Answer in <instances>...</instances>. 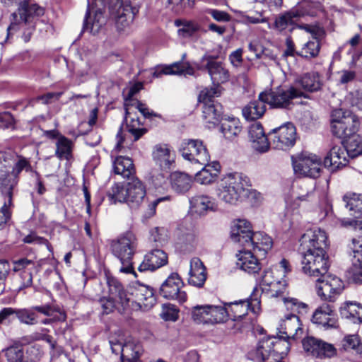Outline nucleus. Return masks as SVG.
<instances>
[{
	"label": "nucleus",
	"instance_id": "nucleus-1",
	"mask_svg": "<svg viewBox=\"0 0 362 362\" xmlns=\"http://www.w3.org/2000/svg\"><path fill=\"white\" fill-rule=\"evenodd\" d=\"M250 179L241 173H230L222 176L216 185V195L223 202L237 205L244 202L245 187H250Z\"/></svg>",
	"mask_w": 362,
	"mask_h": 362
},
{
	"label": "nucleus",
	"instance_id": "nucleus-2",
	"mask_svg": "<svg viewBox=\"0 0 362 362\" xmlns=\"http://www.w3.org/2000/svg\"><path fill=\"white\" fill-rule=\"evenodd\" d=\"M145 197V187L139 179L134 177L125 186L115 184L108 193V197L112 203L126 202L134 209L139 207Z\"/></svg>",
	"mask_w": 362,
	"mask_h": 362
},
{
	"label": "nucleus",
	"instance_id": "nucleus-3",
	"mask_svg": "<svg viewBox=\"0 0 362 362\" xmlns=\"http://www.w3.org/2000/svg\"><path fill=\"white\" fill-rule=\"evenodd\" d=\"M137 239L132 232H127L111 241V252L119 260L122 264L119 269L121 272L135 274L132 258L137 249Z\"/></svg>",
	"mask_w": 362,
	"mask_h": 362
},
{
	"label": "nucleus",
	"instance_id": "nucleus-4",
	"mask_svg": "<svg viewBox=\"0 0 362 362\" xmlns=\"http://www.w3.org/2000/svg\"><path fill=\"white\" fill-rule=\"evenodd\" d=\"M305 97L303 92L294 86L278 87L269 92H262L259 98L263 100L272 108L290 109L296 98Z\"/></svg>",
	"mask_w": 362,
	"mask_h": 362
},
{
	"label": "nucleus",
	"instance_id": "nucleus-5",
	"mask_svg": "<svg viewBox=\"0 0 362 362\" xmlns=\"http://www.w3.org/2000/svg\"><path fill=\"white\" fill-rule=\"evenodd\" d=\"M359 127L357 117L349 110L337 109L332 113L331 129L339 138H347L356 134Z\"/></svg>",
	"mask_w": 362,
	"mask_h": 362
},
{
	"label": "nucleus",
	"instance_id": "nucleus-6",
	"mask_svg": "<svg viewBox=\"0 0 362 362\" xmlns=\"http://www.w3.org/2000/svg\"><path fill=\"white\" fill-rule=\"evenodd\" d=\"M301 264L305 274L315 278L324 276L329 267L327 252L320 250H303Z\"/></svg>",
	"mask_w": 362,
	"mask_h": 362
},
{
	"label": "nucleus",
	"instance_id": "nucleus-7",
	"mask_svg": "<svg viewBox=\"0 0 362 362\" xmlns=\"http://www.w3.org/2000/svg\"><path fill=\"white\" fill-rule=\"evenodd\" d=\"M291 159L296 174L312 178L320 177L322 170V160L317 156L302 153L292 156Z\"/></svg>",
	"mask_w": 362,
	"mask_h": 362
},
{
	"label": "nucleus",
	"instance_id": "nucleus-8",
	"mask_svg": "<svg viewBox=\"0 0 362 362\" xmlns=\"http://www.w3.org/2000/svg\"><path fill=\"white\" fill-rule=\"evenodd\" d=\"M180 152L185 160L194 164H206L210 154L201 139H185L181 142Z\"/></svg>",
	"mask_w": 362,
	"mask_h": 362
},
{
	"label": "nucleus",
	"instance_id": "nucleus-9",
	"mask_svg": "<svg viewBox=\"0 0 362 362\" xmlns=\"http://www.w3.org/2000/svg\"><path fill=\"white\" fill-rule=\"evenodd\" d=\"M315 287L317 296L322 300L333 302L343 291L344 284L337 276L326 274L317 277Z\"/></svg>",
	"mask_w": 362,
	"mask_h": 362
},
{
	"label": "nucleus",
	"instance_id": "nucleus-10",
	"mask_svg": "<svg viewBox=\"0 0 362 362\" xmlns=\"http://www.w3.org/2000/svg\"><path fill=\"white\" fill-rule=\"evenodd\" d=\"M130 305L133 309L148 310L156 304V299L153 289L144 284L135 283L128 289Z\"/></svg>",
	"mask_w": 362,
	"mask_h": 362
},
{
	"label": "nucleus",
	"instance_id": "nucleus-11",
	"mask_svg": "<svg viewBox=\"0 0 362 362\" xmlns=\"http://www.w3.org/2000/svg\"><path fill=\"white\" fill-rule=\"evenodd\" d=\"M199 70H207L213 85H219L229 79V72L221 62H218L211 55H204L200 63L195 64Z\"/></svg>",
	"mask_w": 362,
	"mask_h": 362
},
{
	"label": "nucleus",
	"instance_id": "nucleus-12",
	"mask_svg": "<svg viewBox=\"0 0 362 362\" xmlns=\"http://www.w3.org/2000/svg\"><path fill=\"white\" fill-rule=\"evenodd\" d=\"M269 136L274 148L286 151L295 144L296 128L291 123H287L272 129L269 133Z\"/></svg>",
	"mask_w": 362,
	"mask_h": 362
},
{
	"label": "nucleus",
	"instance_id": "nucleus-13",
	"mask_svg": "<svg viewBox=\"0 0 362 362\" xmlns=\"http://www.w3.org/2000/svg\"><path fill=\"white\" fill-rule=\"evenodd\" d=\"M300 243L303 250L327 251L329 247L327 235L320 228L306 230L301 236Z\"/></svg>",
	"mask_w": 362,
	"mask_h": 362
},
{
	"label": "nucleus",
	"instance_id": "nucleus-14",
	"mask_svg": "<svg viewBox=\"0 0 362 362\" xmlns=\"http://www.w3.org/2000/svg\"><path fill=\"white\" fill-rule=\"evenodd\" d=\"M183 284L180 275L176 272H173L161 284L160 294L165 298L184 303L187 300V294L185 291H181Z\"/></svg>",
	"mask_w": 362,
	"mask_h": 362
},
{
	"label": "nucleus",
	"instance_id": "nucleus-15",
	"mask_svg": "<svg viewBox=\"0 0 362 362\" xmlns=\"http://www.w3.org/2000/svg\"><path fill=\"white\" fill-rule=\"evenodd\" d=\"M350 247L354 256L351 266L347 271V277L351 283L362 284V237L354 238Z\"/></svg>",
	"mask_w": 362,
	"mask_h": 362
},
{
	"label": "nucleus",
	"instance_id": "nucleus-16",
	"mask_svg": "<svg viewBox=\"0 0 362 362\" xmlns=\"http://www.w3.org/2000/svg\"><path fill=\"white\" fill-rule=\"evenodd\" d=\"M229 310V318L233 320L240 319L247 315L249 309L254 313L260 309V300L255 293L251 295L250 300H239L226 303Z\"/></svg>",
	"mask_w": 362,
	"mask_h": 362
},
{
	"label": "nucleus",
	"instance_id": "nucleus-17",
	"mask_svg": "<svg viewBox=\"0 0 362 362\" xmlns=\"http://www.w3.org/2000/svg\"><path fill=\"white\" fill-rule=\"evenodd\" d=\"M302 344L306 353L317 358H331L337 353V350L332 344L313 337L303 339Z\"/></svg>",
	"mask_w": 362,
	"mask_h": 362
},
{
	"label": "nucleus",
	"instance_id": "nucleus-18",
	"mask_svg": "<svg viewBox=\"0 0 362 362\" xmlns=\"http://www.w3.org/2000/svg\"><path fill=\"white\" fill-rule=\"evenodd\" d=\"M349 156L345 146H333L324 159V165L331 170H337L349 163Z\"/></svg>",
	"mask_w": 362,
	"mask_h": 362
},
{
	"label": "nucleus",
	"instance_id": "nucleus-19",
	"mask_svg": "<svg viewBox=\"0 0 362 362\" xmlns=\"http://www.w3.org/2000/svg\"><path fill=\"white\" fill-rule=\"evenodd\" d=\"M312 322L325 329L338 327L336 314L332 307L327 303L322 304L315 310L312 317Z\"/></svg>",
	"mask_w": 362,
	"mask_h": 362
},
{
	"label": "nucleus",
	"instance_id": "nucleus-20",
	"mask_svg": "<svg viewBox=\"0 0 362 362\" xmlns=\"http://www.w3.org/2000/svg\"><path fill=\"white\" fill-rule=\"evenodd\" d=\"M279 333L284 334V338L297 339L301 337L303 329L299 317L296 314H288L280 322L278 328Z\"/></svg>",
	"mask_w": 362,
	"mask_h": 362
},
{
	"label": "nucleus",
	"instance_id": "nucleus-21",
	"mask_svg": "<svg viewBox=\"0 0 362 362\" xmlns=\"http://www.w3.org/2000/svg\"><path fill=\"white\" fill-rule=\"evenodd\" d=\"M253 233L251 224L245 219L236 220L231 226L232 240L245 247L248 243H251V237Z\"/></svg>",
	"mask_w": 362,
	"mask_h": 362
},
{
	"label": "nucleus",
	"instance_id": "nucleus-22",
	"mask_svg": "<svg viewBox=\"0 0 362 362\" xmlns=\"http://www.w3.org/2000/svg\"><path fill=\"white\" fill-rule=\"evenodd\" d=\"M111 1L115 3L114 6L110 5V8L117 18V25L124 28L132 23L138 10L129 4H123L120 0H111Z\"/></svg>",
	"mask_w": 362,
	"mask_h": 362
},
{
	"label": "nucleus",
	"instance_id": "nucleus-23",
	"mask_svg": "<svg viewBox=\"0 0 362 362\" xmlns=\"http://www.w3.org/2000/svg\"><path fill=\"white\" fill-rule=\"evenodd\" d=\"M35 269V263L28 258H20L13 262V271L19 272L22 281L19 290L30 287L33 283V272Z\"/></svg>",
	"mask_w": 362,
	"mask_h": 362
},
{
	"label": "nucleus",
	"instance_id": "nucleus-24",
	"mask_svg": "<svg viewBox=\"0 0 362 362\" xmlns=\"http://www.w3.org/2000/svg\"><path fill=\"white\" fill-rule=\"evenodd\" d=\"M168 263V255L162 250L156 249L147 253L138 267L141 272L155 271Z\"/></svg>",
	"mask_w": 362,
	"mask_h": 362
},
{
	"label": "nucleus",
	"instance_id": "nucleus-25",
	"mask_svg": "<svg viewBox=\"0 0 362 362\" xmlns=\"http://www.w3.org/2000/svg\"><path fill=\"white\" fill-rule=\"evenodd\" d=\"M277 268H271L265 270L262 277V284L264 286H268V291L271 293V296L277 298L284 293L285 290L284 281L279 273Z\"/></svg>",
	"mask_w": 362,
	"mask_h": 362
},
{
	"label": "nucleus",
	"instance_id": "nucleus-26",
	"mask_svg": "<svg viewBox=\"0 0 362 362\" xmlns=\"http://www.w3.org/2000/svg\"><path fill=\"white\" fill-rule=\"evenodd\" d=\"M202 168L194 175V181L200 185H208L216 182L221 170V165L218 161L206 162L200 164Z\"/></svg>",
	"mask_w": 362,
	"mask_h": 362
},
{
	"label": "nucleus",
	"instance_id": "nucleus-27",
	"mask_svg": "<svg viewBox=\"0 0 362 362\" xmlns=\"http://www.w3.org/2000/svg\"><path fill=\"white\" fill-rule=\"evenodd\" d=\"M12 315H16L21 323L27 325H34L37 323V315L32 307L21 309L4 308L0 311V325Z\"/></svg>",
	"mask_w": 362,
	"mask_h": 362
},
{
	"label": "nucleus",
	"instance_id": "nucleus-28",
	"mask_svg": "<svg viewBox=\"0 0 362 362\" xmlns=\"http://www.w3.org/2000/svg\"><path fill=\"white\" fill-rule=\"evenodd\" d=\"M256 255L247 248L240 251L237 255V267L250 274H257L261 269V264Z\"/></svg>",
	"mask_w": 362,
	"mask_h": 362
},
{
	"label": "nucleus",
	"instance_id": "nucleus-29",
	"mask_svg": "<svg viewBox=\"0 0 362 362\" xmlns=\"http://www.w3.org/2000/svg\"><path fill=\"white\" fill-rule=\"evenodd\" d=\"M153 158L161 170H170L175 163L174 151L167 144H158L153 151Z\"/></svg>",
	"mask_w": 362,
	"mask_h": 362
},
{
	"label": "nucleus",
	"instance_id": "nucleus-30",
	"mask_svg": "<svg viewBox=\"0 0 362 362\" xmlns=\"http://www.w3.org/2000/svg\"><path fill=\"white\" fill-rule=\"evenodd\" d=\"M164 75H190L194 74V69L189 62H177L170 65L160 66L156 68L152 73L153 77H160Z\"/></svg>",
	"mask_w": 362,
	"mask_h": 362
},
{
	"label": "nucleus",
	"instance_id": "nucleus-31",
	"mask_svg": "<svg viewBox=\"0 0 362 362\" xmlns=\"http://www.w3.org/2000/svg\"><path fill=\"white\" fill-rule=\"evenodd\" d=\"M249 138L252 148L260 153H264L269 148V142L264 134L262 125L255 122L249 128Z\"/></svg>",
	"mask_w": 362,
	"mask_h": 362
},
{
	"label": "nucleus",
	"instance_id": "nucleus-32",
	"mask_svg": "<svg viewBox=\"0 0 362 362\" xmlns=\"http://www.w3.org/2000/svg\"><path fill=\"white\" fill-rule=\"evenodd\" d=\"M18 14L21 19L19 25L23 28L26 24H34L44 14V9L37 4L24 2L18 8Z\"/></svg>",
	"mask_w": 362,
	"mask_h": 362
},
{
	"label": "nucleus",
	"instance_id": "nucleus-33",
	"mask_svg": "<svg viewBox=\"0 0 362 362\" xmlns=\"http://www.w3.org/2000/svg\"><path fill=\"white\" fill-rule=\"evenodd\" d=\"M272 246V240L269 236L262 232H256L251 237V243H248L245 248L253 250L257 255L264 257Z\"/></svg>",
	"mask_w": 362,
	"mask_h": 362
},
{
	"label": "nucleus",
	"instance_id": "nucleus-34",
	"mask_svg": "<svg viewBox=\"0 0 362 362\" xmlns=\"http://www.w3.org/2000/svg\"><path fill=\"white\" fill-rule=\"evenodd\" d=\"M106 282L108 286L109 296L118 300V303L125 308L130 305V298L128 296V291L124 290L121 283L114 277L106 276Z\"/></svg>",
	"mask_w": 362,
	"mask_h": 362
},
{
	"label": "nucleus",
	"instance_id": "nucleus-35",
	"mask_svg": "<svg viewBox=\"0 0 362 362\" xmlns=\"http://www.w3.org/2000/svg\"><path fill=\"white\" fill-rule=\"evenodd\" d=\"M189 283L197 287H202L206 279V267L198 257L190 260Z\"/></svg>",
	"mask_w": 362,
	"mask_h": 362
},
{
	"label": "nucleus",
	"instance_id": "nucleus-36",
	"mask_svg": "<svg viewBox=\"0 0 362 362\" xmlns=\"http://www.w3.org/2000/svg\"><path fill=\"white\" fill-rule=\"evenodd\" d=\"M342 317L354 324H362V305L356 301H346L340 308Z\"/></svg>",
	"mask_w": 362,
	"mask_h": 362
},
{
	"label": "nucleus",
	"instance_id": "nucleus-37",
	"mask_svg": "<svg viewBox=\"0 0 362 362\" xmlns=\"http://www.w3.org/2000/svg\"><path fill=\"white\" fill-rule=\"evenodd\" d=\"M294 86H300L306 91L315 92L321 88L322 81L318 73H306L296 80Z\"/></svg>",
	"mask_w": 362,
	"mask_h": 362
},
{
	"label": "nucleus",
	"instance_id": "nucleus-38",
	"mask_svg": "<svg viewBox=\"0 0 362 362\" xmlns=\"http://www.w3.org/2000/svg\"><path fill=\"white\" fill-rule=\"evenodd\" d=\"M190 209L192 213L199 215L204 214L207 211H212L215 208L212 199L206 195H197L191 198Z\"/></svg>",
	"mask_w": 362,
	"mask_h": 362
},
{
	"label": "nucleus",
	"instance_id": "nucleus-39",
	"mask_svg": "<svg viewBox=\"0 0 362 362\" xmlns=\"http://www.w3.org/2000/svg\"><path fill=\"white\" fill-rule=\"evenodd\" d=\"M272 337H264L259 341L255 351V359L258 361H274L272 358L273 349Z\"/></svg>",
	"mask_w": 362,
	"mask_h": 362
},
{
	"label": "nucleus",
	"instance_id": "nucleus-40",
	"mask_svg": "<svg viewBox=\"0 0 362 362\" xmlns=\"http://www.w3.org/2000/svg\"><path fill=\"white\" fill-rule=\"evenodd\" d=\"M266 102L258 98V100L250 102L242 110L243 115L247 120H255L265 112Z\"/></svg>",
	"mask_w": 362,
	"mask_h": 362
},
{
	"label": "nucleus",
	"instance_id": "nucleus-41",
	"mask_svg": "<svg viewBox=\"0 0 362 362\" xmlns=\"http://www.w3.org/2000/svg\"><path fill=\"white\" fill-rule=\"evenodd\" d=\"M341 349L345 351H354L362 356V338L358 334H347L341 341Z\"/></svg>",
	"mask_w": 362,
	"mask_h": 362
},
{
	"label": "nucleus",
	"instance_id": "nucleus-42",
	"mask_svg": "<svg viewBox=\"0 0 362 362\" xmlns=\"http://www.w3.org/2000/svg\"><path fill=\"white\" fill-rule=\"evenodd\" d=\"M114 172L123 177L130 178L134 173L133 161L129 157L119 156L114 162Z\"/></svg>",
	"mask_w": 362,
	"mask_h": 362
},
{
	"label": "nucleus",
	"instance_id": "nucleus-43",
	"mask_svg": "<svg viewBox=\"0 0 362 362\" xmlns=\"http://www.w3.org/2000/svg\"><path fill=\"white\" fill-rule=\"evenodd\" d=\"M172 187L179 193H185L191 188L192 178L185 173L174 172L170 175Z\"/></svg>",
	"mask_w": 362,
	"mask_h": 362
},
{
	"label": "nucleus",
	"instance_id": "nucleus-44",
	"mask_svg": "<svg viewBox=\"0 0 362 362\" xmlns=\"http://www.w3.org/2000/svg\"><path fill=\"white\" fill-rule=\"evenodd\" d=\"M203 117L206 122L215 124L222 115V105L218 103H203Z\"/></svg>",
	"mask_w": 362,
	"mask_h": 362
},
{
	"label": "nucleus",
	"instance_id": "nucleus-45",
	"mask_svg": "<svg viewBox=\"0 0 362 362\" xmlns=\"http://www.w3.org/2000/svg\"><path fill=\"white\" fill-rule=\"evenodd\" d=\"M141 347L139 344L128 341L124 344L121 356L122 362H141L139 359L141 353Z\"/></svg>",
	"mask_w": 362,
	"mask_h": 362
},
{
	"label": "nucleus",
	"instance_id": "nucleus-46",
	"mask_svg": "<svg viewBox=\"0 0 362 362\" xmlns=\"http://www.w3.org/2000/svg\"><path fill=\"white\" fill-rule=\"evenodd\" d=\"M221 130L226 139H232L242 131L240 121L235 117L225 119L221 123Z\"/></svg>",
	"mask_w": 362,
	"mask_h": 362
},
{
	"label": "nucleus",
	"instance_id": "nucleus-47",
	"mask_svg": "<svg viewBox=\"0 0 362 362\" xmlns=\"http://www.w3.org/2000/svg\"><path fill=\"white\" fill-rule=\"evenodd\" d=\"M298 18V13L295 11L286 12L276 17L273 28L279 32H282L287 28L291 30L293 28L296 18Z\"/></svg>",
	"mask_w": 362,
	"mask_h": 362
},
{
	"label": "nucleus",
	"instance_id": "nucleus-48",
	"mask_svg": "<svg viewBox=\"0 0 362 362\" xmlns=\"http://www.w3.org/2000/svg\"><path fill=\"white\" fill-rule=\"evenodd\" d=\"M346 208L354 216L362 214V194L347 193L343 197Z\"/></svg>",
	"mask_w": 362,
	"mask_h": 362
},
{
	"label": "nucleus",
	"instance_id": "nucleus-49",
	"mask_svg": "<svg viewBox=\"0 0 362 362\" xmlns=\"http://www.w3.org/2000/svg\"><path fill=\"white\" fill-rule=\"evenodd\" d=\"M320 50V43L317 37H312V39L305 42L300 52L297 54L305 58L316 57Z\"/></svg>",
	"mask_w": 362,
	"mask_h": 362
},
{
	"label": "nucleus",
	"instance_id": "nucleus-50",
	"mask_svg": "<svg viewBox=\"0 0 362 362\" xmlns=\"http://www.w3.org/2000/svg\"><path fill=\"white\" fill-rule=\"evenodd\" d=\"M209 323H221L226 322L229 318V310L226 305H209Z\"/></svg>",
	"mask_w": 362,
	"mask_h": 362
},
{
	"label": "nucleus",
	"instance_id": "nucleus-51",
	"mask_svg": "<svg viewBox=\"0 0 362 362\" xmlns=\"http://www.w3.org/2000/svg\"><path fill=\"white\" fill-rule=\"evenodd\" d=\"M4 351L8 362H27L25 360L23 345L18 342L13 343Z\"/></svg>",
	"mask_w": 362,
	"mask_h": 362
},
{
	"label": "nucleus",
	"instance_id": "nucleus-52",
	"mask_svg": "<svg viewBox=\"0 0 362 362\" xmlns=\"http://www.w3.org/2000/svg\"><path fill=\"white\" fill-rule=\"evenodd\" d=\"M12 197V187H11L5 194L4 204L0 209V226L6 224L11 218V208L13 206Z\"/></svg>",
	"mask_w": 362,
	"mask_h": 362
},
{
	"label": "nucleus",
	"instance_id": "nucleus-53",
	"mask_svg": "<svg viewBox=\"0 0 362 362\" xmlns=\"http://www.w3.org/2000/svg\"><path fill=\"white\" fill-rule=\"evenodd\" d=\"M71 141L65 136H59L56 143V156L60 159L69 160L71 156Z\"/></svg>",
	"mask_w": 362,
	"mask_h": 362
},
{
	"label": "nucleus",
	"instance_id": "nucleus-54",
	"mask_svg": "<svg viewBox=\"0 0 362 362\" xmlns=\"http://www.w3.org/2000/svg\"><path fill=\"white\" fill-rule=\"evenodd\" d=\"M126 119L128 132L134 136V141H137L146 133V129L140 127V122L138 118L131 117V114L128 111H127Z\"/></svg>",
	"mask_w": 362,
	"mask_h": 362
},
{
	"label": "nucleus",
	"instance_id": "nucleus-55",
	"mask_svg": "<svg viewBox=\"0 0 362 362\" xmlns=\"http://www.w3.org/2000/svg\"><path fill=\"white\" fill-rule=\"evenodd\" d=\"M283 302L287 310L292 314H305L308 312V305L295 298H284Z\"/></svg>",
	"mask_w": 362,
	"mask_h": 362
},
{
	"label": "nucleus",
	"instance_id": "nucleus-56",
	"mask_svg": "<svg viewBox=\"0 0 362 362\" xmlns=\"http://www.w3.org/2000/svg\"><path fill=\"white\" fill-rule=\"evenodd\" d=\"M320 11L321 5L320 3L308 1L303 3L295 12L298 13V17L304 16H316Z\"/></svg>",
	"mask_w": 362,
	"mask_h": 362
},
{
	"label": "nucleus",
	"instance_id": "nucleus-57",
	"mask_svg": "<svg viewBox=\"0 0 362 362\" xmlns=\"http://www.w3.org/2000/svg\"><path fill=\"white\" fill-rule=\"evenodd\" d=\"M221 89L219 85H214L211 88L202 90L199 95V100L202 103H215L213 98L221 95Z\"/></svg>",
	"mask_w": 362,
	"mask_h": 362
},
{
	"label": "nucleus",
	"instance_id": "nucleus-58",
	"mask_svg": "<svg viewBox=\"0 0 362 362\" xmlns=\"http://www.w3.org/2000/svg\"><path fill=\"white\" fill-rule=\"evenodd\" d=\"M209 305H197L192 313L193 320L197 323H209Z\"/></svg>",
	"mask_w": 362,
	"mask_h": 362
},
{
	"label": "nucleus",
	"instance_id": "nucleus-59",
	"mask_svg": "<svg viewBox=\"0 0 362 362\" xmlns=\"http://www.w3.org/2000/svg\"><path fill=\"white\" fill-rule=\"evenodd\" d=\"M88 12H87L84 21L83 29L86 30H89L90 33H97L104 23L103 19V13L100 9L96 11L94 21L92 23H90L88 20Z\"/></svg>",
	"mask_w": 362,
	"mask_h": 362
},
{
	"label": "nucleus",
	"instance_id": "nucleus-60",
	"mask_svg": "<svg viewBox=\"0 0 362 362\" xmlns=\"http://www.w3.org/2000/svg\"><path fill=\"white\" fill-rule=\"evenodd\" d=\"M32 309L34 313L37 312L47 317H51L53 315L54 313L58 312L60 315L58 317L59 320H65L66 319L64 313L61 312L59 308L54 307L50 304L33 306Z\"/></svg>",
	"mask_w": 362,
	"mask_h": 362
},
{
	"label": "nucleus",
	"instance_id": "nucleus-61",
	"mask_svg": "<svg viewBox=\"0 0 362 362\" xmlns=\"http://www.w3.org/2000/svg\"><path fill=\"white\" fill-rule=\"evenodd\" d=\"M245 194L244 195V201L247 200L250 205L256 206L259 205L263 199L261 193L255 189H249V187H245Z\"/></svg>",
	"mask_w": 362,
	"mask_h": 362
},
{
	"label": "nucleus",
	"instance_id": "nucleus-62",
	"mask_svg": "<svg viewBox=\"0 0 362 362\" xmlns=\"http://www.w3.org/2000/svg\"><path fill=\"white\" fill-rule=\"evenodd\" d=\"M160 316L166 321H175L178 318V310L175 305L171 304L164 305Z\"/></svg>",
	"mask_w": 362,
	"mask_h": 362
},
{
	"label": "nucleus",
	"instance_id": "nucleus-63",
	"mask_svg": "<svg viewBox=\"0 0 362 362\" xmlns=\"http://www.w3.org/2000/svg\"><path fill=\"white\" fill-rule=\"evenodd\" d=\"M349 158H354L362 153V144L356 139L347 143L345 146Z\"/></svg>",
	"mask_w": 362,
	"mask_h": 362
},
{
	"label": "nucleus",
	"instance_id": "nucleus-64",
	"mask_svg": "<svg viewBox=\"0 0 362 362\" xmlns=\"http://www.w3.org/2000/svg\"><path fill=\"white\" fill-rule=\"evenodd\" d=\"M347 100L352 107L362 110V91L356 90L350 93L347 96Z\"/></svg>",
	"mask_w": 362,
	"mask_h": 362
}]
</instances>
